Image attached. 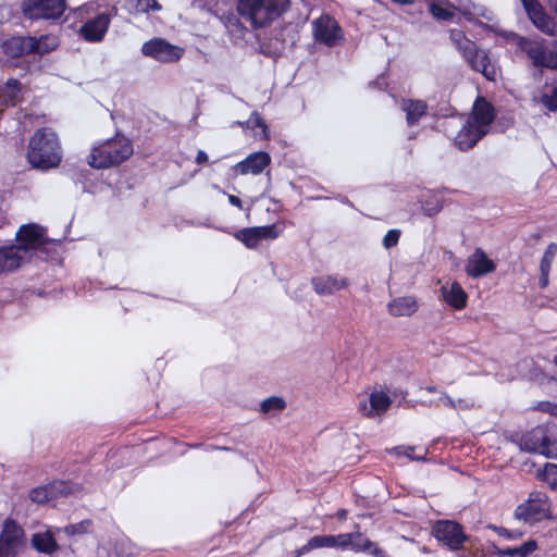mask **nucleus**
<instances>
[{
  "label": "nucleus",
  "instance_id": "48",
  "mask_svg": "<svg viewBox=\"0 0 557 557\" xmlns=\"http://www.w3.org/2000/svg\"><path fill=\"white\" fill-rule=\"evenodd\" d=\"M540 277H539V286L541 288H546L549 283V272L547 262L544 261V264H540Z\"/></svg>",
  "mask_w": 557,
  "mask_h": 557
},
{
  "label": "nucleus",
  "instance_id": "43",
  "mask_svg": "<svg viewBox=\"0 0 557 557\" xmlns=\"http://www.w3.org/2000/svg\"><path fill=\"white\" fill-rule=\"evenodd\" d=\"M541 103L549 111H557V86L549 94L541 96Z\"/></svg>",
  "mask_w": 557,
  "mask_h": 557
},
{
  "label": "nucleus",
  "instance_id": "17",
  "mask_svg": "<svg viewBox=\"0 0 557 557\" xmlns=\"http://www.w3.org/2000/svg\"><path fill=\"white\" fill-rule=\"evenodd\" d=\"M111 15L108 12H101L87 20L79 28L81 37L88 42H100L110 26Z\"/></svg>",
  "mask_w": 557,
  "mask_h": 557
},
{
  "label": "nucleus",
  "instance_id": "39",
  "mask_svg": "<svg viewBox=\"0 0 557 557\" xmlns=\"http://www.w3.org/2000/svg\"><path fill=\"white\" fill-rule=\"evenodd\" d=\"M542 480L549 486L550 490L557 492V465L546 463L542 471Z\"/></svg>",
  "mask_w": 557,
  "mask_h": 557
},
{
  "label": "nucleus",
  "instance_id": "40",
  "mask_svg": "<svg viewBox=\"0 0 557 557\" xmlns=\"http://www.w3.org/2000/svg\"><path fill=\"white\" fill-rule=\"evenodd\" d=\"M413 450H414L413 446L399 445V446L393 447L389 450V453L397 457L404 456L412 461H425L426 460V457H425L426 454H424L423 456H417V455H413Z\"/></svg>",
  "mask_w": 557,
  "mask_h": 557
},
{
  "label": "nucleus",
  "instance_id": "8",
  "mask_svg": "<svg viewBox=\"0 0 557 557\" xmlns=\"http://www.w3.org/2000/svg\"><path fill=\"white\" fill-rule=\"evenodd\" d=\"M21 12L30 22L59 21L67 9L66 0H22Z\"/></svg>",
  "mask_w": 557,
  "mask_h": 557
},
{
  "label": "nucleus",
  "instance_id": "13",
  "mask_svg": "<svg viewBox=\"0 0 557 557\" xmlns=\"http://www.w3.org/2000/svg\"><path fill=\"white\" fill-rule=\"evenodd\" d=\"M277 236L278 231L275 224L245 227L234 233V237L249 249H255L261 242L275 239Z\"/></svg>",
  "mask_w": 557,
  "mask_h": 557
},
{
  "label": "nucleus",
  "instance_id": "1",
  "mask_svg": "<svg viewBox=\"0 0 557 557\" xmlns=\"http://www.w3.org/2000/svg\"><path fill=\"white\" fill-rule=\"evenodd\" d=\"M16 244L0 247V267L2 272L17 270L22 262L21 252H40L48 255V245H61V239H50L46 236V230L36 223L20 226L15 234Z\"/></svg>",
  "mask_w": 557,
  "mask_h": 557
},
{
  "label": "nucleus",
  "instance_id": "3",
  "mask_svg": "<svg viewBox=\"0 0 557 557\" xmlns=\"http://www.w3.org/2000/svg\"><path fill=\"white\" fill-rule=\"evenodd\" d=\"M507 440L518 446L521 451L540 454L546 458L557 459L556 423L540 424L524 434H511Z\"/></svg>",
  "mask_w": 557,
  "mask_h": 557
},
{
  "label": "nucleus",
  "instance_id": "59",
  "mask_svg": "<svg viewBox=\"0 0 557 557\" xmlns=\"http://www.w3.org/2000/svg\"><path fill=\"white\" fill-rule=\"evenodd\" d=\"M216 448H218V445H211V444L210 445H206L205 444V446H203V449L206 451H213V450H216Z\"/></svg>",
  "mask_w": 557,
  "mask_h": 557
},
{
  "label": "nucleus",
  "instance_id": "16",
  "mask_svg": "<svg viewBox=\"0 0 557 557\" xmlns=\"http://www.w3.org/2000/svg\"><path fill=\"white\" fill-rule=\"evenodd\" d=\"M0 542L7 552L16 557L25 544V531L14 519L7 518L0 532Z\"/></svg>",
  "mask_w": 557,
  "mask_h": 557
},
{
  "label": "nucleus",
  "instance_id": "56",
  "mask_svg": "<svg viewBox=\"0 0 557 557\" xmlns=\"http://www.w3.org/2000/svg\"><path fill=\"white\" fill-rule=\"evenodd\" d=\"M227 199H228V202H230L232 206H234V207H236V208H238V209H243V202H242V200H240V198H239V197H237V196H235V195H228V196H227Z\"/></svg>",
  "mask_w": 557,
  "mask_h": 557
},
{
  "label": "nucleus",
  "instance_id": "62",
  "mask_svg": "<svg viewBox=\"0 0 557 557\" xmlns=\"http://www.w3.org/2000/svg\"><path fill=\"white\" fill-rule=\"evenodd\" d=\"M425 389L429 392V393H436L437 392V388L436 386L434 385H429L425 387Z\"/></svg>",
  "mask_w": 557,
  "mask_h": 557
},
{
  "label": "nucleus",
  "instance_id": "18",
  "mask_svg": "<svg viewBox=\"0 0 557 557\" xmlns=\"http://www.w3.org/2000/svg\"><path fill=\"white\" fill-rule=\"evenodd\" d=\"M346 537L343 533L332 535V534H323V535H314L308 540V542L296 549L295 557H300L302 555L308 554L309 552L318 548H337L341 550H345Z\"/></svg>",
  "mask_w": 557,
  "mask_h": 557
},
{
  "label": "nucleus",
  "instance_id": "23",
  "mask_svg": "<svg viewBox=\"0 0 557 557\" xmlns=\"http://www.w3.org/2000/svg\"><path fill=\"white\" fill-rule=\"evenodd\" d=\"M35 37L32 36H12L2 41V52L9 58H20L32 54V50L36 49Z\"/></svg>",
  "mask_w": 557,
  "mask_h": 557
},
{
  "label": "nucleus",
  "instance_id": "6",
  "mask_svg": "<svg viewBox=\"0 0 557 557\" xmlns=\"http://www.w3.org/2000/svg\"><path fill=\"white\" fill-rule=\"evenodd\" d=\"M502 36L507 42L513 44L519 51L525 53L535 69L557 70V40L547 47L543 41H536L513 32H503Z\"/></svg>",
  "mask_w": 557,
  "mask_h": 557
},
{
  "label": "nucleus",
  "instance_id": "9",
  "mask_svg": "<svg viewBox=\"0 0 557 557\" xmlns=\"http://www.w3.org/2000/svg\"><path fill=\"white\" fill-rule=\"evenodd\" d=\"M432 535L451 552L460 550L469 541L462 524L448 519L437 520L432 527Z\"/></svg>",
  "mask_w": 557,
  "mask_h": 557
},
{
  "label": "nucleus",
  "instance_id": "64",
  "mask_svg": "<svg viewBox=\"0 0 557 557\" xmlns=\"http://www.w3.org/2000/svg\"><path fill=\"white\" fill-rule=\"evenodd\" d=\"M203 446H205L203 443H195V444H190L189 445L190 448H200V447L203 448Z\"/></svg>",
  "mask_w": 557,
  "mask_h": 557
},
{
  "label": "nucleus",
  "instance_id": "27",
  "mask_svg": "<svg viewBox=\"0 0 557 557\" xmlns=\"http://www.w3.org/2000/svg\"><path fill=\"white\" fill-rule=\"evenodd\" d=\"M418 309L419 305L413 296L397 297L387 304V311L392 317H411Z\"/></svg>",
  "mask_w": 557,
  "mask_h": 557
},
{
  "label": "nucleus",
  "instance_id": "51",
  "mask_svg": "<svg viewBox=\"0 0 557 557\" xmlns=\"http://www.w3.org/2000/svg\"><path fill=\"white\" fill-rule=\"evenodd\" d=\"M455 405L456 406H454L453 409L469 410L474 407V401L471 399H467V398H458V399H455Z\"/></svg>",
  "mask_w": 557,
  "mask_h": 557
},
{
  "label": "nucleus",
  "instance_id": "28",
  "mask_svg": "<svg viewBox=\"0 0 557 557\" xmlns=\"http://www.w3.org/2000/svg\"><path fill=\"white\" fill-rule=\"evenodd\" d=\"M441 293L450 308L461 310L467 307L468 295L458 282H453L449 287H442Z\"/></svg>",
  "mask_w": 557,
  "mask_h": 557
},
{
  "label": "nucleus",
  "instance_id": "61",
  "mask_svg": "<svg viewBox=\"0 0 557 557\" xmlns=\"http://www.w3.org/2000/svg\"><path fill=\"white\" fill-rule=\"evenodd\" d=\"M392 1L395 3H399V4H412L413 3V0H392Z\"/></svg>",
  "mask_w": 557,
  "mask_h": 557
},
{
  "label": "nucleus",
  "instance_id": "57",
  "mask_svg": "<svg viewBox=\"0 0 557 557\" xmlns=\"http://www.w3.org/2000/svg\"><path fill=\"white\" fill-rule=\"evenodd\" d=\"M336 199H337L339 202H342V203H344V205H347V206H349V207L354 208L352 202L348 199V197H347V196H344V195H341V194H339V195H337V196H336Z\"/></svg>",
  "mask_w": 557,
  "mask_h": 557
},
{
  "label": "nucleus",
  "instance_id": "25",
  "mask_svg": "<svg viewBox=\"0 0 557 557\" xmlns=\"http://www.w3.org/2000/svg\"><path fill=\"white\" fill-rule=\"evenodd\" d=\"M496 117L494 107L483 98H478L473 106V112L468 121L480 127L487 129Z\"/></svg>",
  "mask_w": 557,
  "mask_h": 557
},
{
  "label": "nucleus",
  "instance_id": "42",
  "mask_svg": "<svg viewBox=\"0 0 557 557\" xmlns=\"http://www.w3.org/2000/svg\"><path fill=\"white\" fill-rule=\"evenodd\" d=\"M128 2H135L134 8L140 13L161 10V4L157 0H128Z\"/></svg>",
  "mask_w": 557,
  "mask_h": 557
},
{
  "label": "nucleus",
  "instance_id": "19",
  "mask_svg": "<svg viewBox=\"0 0 557 557\" xmlns=\"http://www.w3.org/2000/svg\"><path fill=\"white\" fill-rule=\"evenodd\" d=\"M495 269V262L488 258L486 252L482 248H475L468 258L465 270L468 276L478 278L494 272Z\"/></svg>",
  "mask_w": 557,
  "mask_h": 557
},
{
  "label": "nucleus",
  "instance_id": "22",
  "mask_svg": "<svg viewBox=\"0 0 557 557\" xmlns=\"http://www.w3.org/2000/svg\"><path fill=\"white\" fill-rule=\"evenodd\" d=\"M311 285L319 296H331L346 288L349 285V281L338 274L320 275L311 278Z\"/></svg>",
  "mask_w": 557,
  "mask_h": 557
},
{
  "label": "nucleus",
  "instance_id": "4",
  "mask_svg": "<svg viewBox=\"0 0 557 557\" xmlns=\"http://www.w3.org/2000/svg\"><path fill=\"white\" fill-rule=\"evenodd\" d=\"M449 39L472 71L481 73L490 82H496L499 69L487 50L468 39L460 29H451Z\"/></svg>",
  "mask_w": 557,
  "mask_h": 557
},
{
  "label": "nucleus",
  "instance_id": "60",
  "mask_svg": "<svg viewBox=\"0 0 557 557\" xmlns=\"http://www.w3.org/2000/svg\"><path fill=\"white\" fill-rule=\"evenodd\" d=\"M216 450H222V451H234L235 449H234V448H232V447H228V446H219V445H218Z\"/></svg>",
  "mask_w": 557,
  "mask_h": 557
},
{
  "label": "nucleus",
  "instance_id": "44",
  "mask_svg": "<svg viewBox=\"0 0 557 557\" xmlns=\"http://www.w3.org/2000/svg\"><path fill=\"white\" fill-rule=\"evenodd\" d=\"M400 234H401L400 231L397 228L389 230L383 237L382 244H383L384 248L391 249V248L395 247L399 242Z\"/></svg>",
  "mask_w": 557,
  "mask_h": 557
},
{
  "label": "nucleus",
  "instance_id": "20",
  "mask_svg": "<svg viewBox=\"0 0 557 557\" xmlns=\"http://www.w3.org/2000/svg\"><path fill=\"white\" fill-rule=\"evenodd\" d=\"M271 163V156L267 151H256L248 154L244 160L234 165V170L246 175L251 173L253 175L261 174L263 170Z\"/></svg>",
  "mask_w": 557,
  "mask_h": 557
},
{
  "label": "nucleus",
  "instance_id": "53",
  "mask_svg": "<svg viewBox=\"0 0 557 557\" xmlns=\"http://www.w3.org/2000/svg\"><path fill=\"white\" fill-rule=\"evenodd\" d=\"M225 24L227 27H237L240 24V22L237 15H235L234 13H230L225 15Z\"/></svg>",
  "mask_w": 557,
  "mask_h": 557
},
{
  "label": "nucleus",
  "instance_id": "5",
  "mask_svg": "<svg viewBox=\"0 0 557 557\" xmlns=\"http://www.w3.org/2000/svg\"><path fill=\"white\" fill-rule=\"evenodd\" d=\"M290 0H237L238 15L253 29L265 27L288 10Z\"/></svg>",
  "mask_w": 557,
  "mask_h": 557
},
{
  "label": "nucleus",
  "instance_id": "52",
  "mask_svg": "<svg viewBox=\"0 0 557 557\" xmlns=\"http://www.w3.org/2000/svg\"><path fill=\"white\" fill-rule=\"evenodd\" d=\"M369 86L372 88H377L379 90H385L387 88V82L384 74L377 76L374 81L369 83Z\"/></svg>",
  "mask_w": 557,
  "mask_h": 557
},
{
  "label": "nucleus",
  "instance_id": "11",
  "mask_svg": "<svg viewBox=\"0 0 557 557\" xmlns=\"http://www.w3.org/2000/svg\"><path fill=\"white\" fill-rule=\"evenodd\" d=\"M315 41L326 47H335L343 39V30L338 22L329 14H322L312 22Z\"/></svg>",
  "mask_w": 557,
  "mask_h": 557
},
{
  "label": "nucleus",
  "instance_id": "24",
  "mask_svg": "<svg viewBox=\"0 0 557 557\" xmlns=\"http://www.w3.org/2000/svg\"><path fill=\"white\" fill-rule=\"evenodd\" d=\"M513 517L524 523L534 524L550 517L549 507H543L541 504L523 502L516 507Z\"/></svg>",
  "mask_w": 557,
  "mask_h": 557
},
{
  "label": "nucleus",
  "instance_id": "29",
  "mask_svg": "<svg viewBox=\"0 0 557 557\" xmlns=\"http://www.w3.org/2000/svg\"><path fill=\"white\" fill-rule=\"evenodd\" d=\"M400 109L406 113L407 124L413 126L426 114L428 104L424 100L403 99Z\"/></svg>",
  "mask_w": 557,
  "mask_h": 557
},
{
  "label": "nucleus",
  "instance_id": "10",
  "mask_svg": "<svg viewBox=\"0 0 557 557\" xmlns=\"http://www.w3.org/2000/svg\"><path fill=\"white\" fill-rule=\"evenodd\" d=\"M141 53L162 63H172L182 59L184 49L169 42L164 38L154 37L144 42Z\"/></svg>",
  "mask_w": 557,
  "mask_h": 557
},
{
  "label": "nucleus",
  "instance_id": "31",
  "mask_svg": "<svg viewBox=\"0 0 557 557\" xmlns=\"http://www.w3.org/2000/svg\"><path fill=\"white\" fill-rule=\"evenodd\" d=\"M21 91L22 83L17 78H9L0 88V106H16Z\"/></svg>",
  "mask_w": 557,
  "mask_h": 557
},
{
  "label": "nucleus",
  "instance_id": "63",
  "mask_svg": "<svg viewBox=\"0 0 557 557\" xmlns=\"http://www.w3.org/2000/svg\"><path fill=\"white\" fill-rule=\"evenodd\" d=\"M549 4L554 9V11L557 13V0H549Z\"/></svg>",
  "mask_w": 557,
  "mask_h": 557
},
{
  "label": "nucleus",
  "instance_id": "49",
  "mask_svg": "<svg viewBox=\"0 0 557 557\" xmlns=\"http://www.w3.org/2000/svg\"><path fill=\"white\" fill-rule=\"evenodd\" d=\"M537 409L542 412L548 413L550 416H557V404L552 401H541L537 405Z\"/></svg>",
  "mask_w": 557,
  "mask_h": 557
},
{
  "label": "nucleus",
  "instance_id": "33",
  "mask_svg": "<svg viewBox=\"0 0 557 557\" xmlns=\"http://www.w3.org/2000/svg\"><path fill=\"white\" fill-rule=\"evenodd\" d=\"M346 537V549H351L355 553H364L366 549L370 546V539L366 537L363 534L356 533H343Z\"/></svg>",
  "mask_w": 557,
  "mask_h": 557
},
{
  "label": "nucleus",
  "instance_id": "12",
  "mask_svg": "<svg viewBox=\"0 0 557 557\" xmlns=\"http://www.w3.org/2000/svg\"><path fill=\"white\" fill-rule=\"evenodd\" d=\"M75 492V484L71 481H53L52 483L38 486L29 492V499L36 504H45L49 500L67 496Z\"/></svg>",
  "mask_w": 557,
  "mask_h": 557
},
{
  "label": "nucleus",
  "instance_id": "50",
  "mask_svg": "<svg viewBox=\"0 0 557 557\" xmlns=\"http://www.w3.org/2000/svg\"><path fill=\"white\" fill-rule=\"evenodd\" d=\"M366 554L373 557H389L387 553L377 546V544L373 541H370V546L364 550Z\"/></svg>",
  "mask_w": 557,
  "mask_h": 557
},
{
  "label": "nucleus",
  "instance_id": "15",
  "mask_svg": "<svg viewBox=\"0 0 557 557\" xmlns=\"http://www.w3.org/2000/svg\"><path fill=\"white\" fill-rule=\"evenodd\" d=\"M57 529L58 527H49L33 533L29 541L30 547L39 554L52 556L62 547L61 534Z\"/></svg>",
  "mask_w": 557,
  "mask_h": 557
},
{
  "label": "nucleus",
  "instance_id": "26",
  "mask_svg": "<svg viewBox=\"0 0 557 557\" xmlns=\"http://www.w3.org/2000/svg\"><path fill=\"white\" fill-rule=\"evenodd\" d=\"M442 191H449V189L447 187L430 189L421 196V210L425 216L433 218L442 211L443 198L440 196Z\"/></svg>",
  "mask_w": 557,
  "mask_h": 557
},
{
  "label": "nucleus",
  "instance_id": "34",
  "mask_svg": "<svg viewBox=\"0 0 557 557\" xmlns=\"http://www.w3.org/2000/svg\"><path fill=\"white\" fill-rule=\"evenodd\" d=\"M92 521L89 519L82 520L77 523H70L63 528H58L60 534H65L67 537H75L87 534L91 531Z\"/></svg>",
  "mask_w": 557,
  "mask_h": 557
},
{
  "label": "nucleus",
  "instance_id": "54",
  "mask_svg": "<svg viewBox=\"0 0 557 557\" xmlns=\"http://www.w3.org/2000/svg\"><path fill=\"white\" fill-rule=\"evenodd\" d=\"M440 401L443 403L445 406L453 408L455 405V399H453L449 395L446 393H443L440 397Z\"/></svg>",
  "mask_w": 557,
  "mask_h": 557
},
{
  "label": "nucleus",
  "instance_id": "21",
  "mask_svg": "<svg viewBox=\"0 0 557 557\" xmlns=\"http://www.w3.org/2000/svg\"><path fill=\"white\" fill-rule=\"evenodd\" d=\"M487 129H481L470 121H466L455 137V146L460 151L472 149L486 134Z\"/></svg>",
  "mask_w": 557,
  "mask_h": 557
},
{
  "label": "nucleus",
  "instance_id": "46",
  "mask_svg": "<svg viewBox=\"0 0 557 557\" xmlns=\"http://www.w3.org/2000/svg\"><path fill=\"white\" fill-rule=\"evenodd\" d=\"M525 502H529V503H535V504H541L543 507H549L548 505V497L545 493L543 492H539V491H534L532 493L529 494V498L525 500Z\"/></svg>",
  "mask_w": 557,
  "mask_h": 557
},
{
  "label": "nucleus",
  "instance_id": "38",
  "mask_svg": "<svg viewBox=\"0 0 557 557\" xmlns=\"http://www.w3.org/2000/svg\"><path fill=\"white\" fill-rule=\"evenodd\" d=\"M429 12L437 21L450 22L455 17V13L448 7H445L432 0L429 4Z\"/></svg>",
  "mask_w": 557,
  "mask_h": 557
},
{
  "label": "nucleus",
  "instance_id": "45",
  "mask_svg": "<svg viewBox=\"0 0 557 557\" xmlns=\"http://www.w3.org/2000/svg\"><path fill=\"white\" fill-rule=\"evenodd\" d=\"M35 41H36V49L32 50V54H39V55H42V54H46L48 52H50L52 50L51 47H49L47 45V37L46 36H40L39 38H36L35 37Z\"/></svg>",
  "mask_w": 557,
  "mask_h": 557
},
{
  "label": "nucleus",
  "instance_id": "30",
  "mask_svg": "<svg viewBox=\"0 0 557 557\" xmlns=\"http://www.w3.org/2000/svg\"><path fill=\"white\" fill-rule=\"evenodd\" d=\"M495 554L499 557H529L539 547L537 542L530 539L518 546H509L506 548H498L494 543L492 544Z\"/></svg>",
  "mask_w": 557,
  "mask_h": 557
},
{
  "label": "nucleus",
  "instance_id": "7",
  "mask_svg": "<svg viewBox=\"0 0 557 557\" xmlns=\"http://www.w3.org/2000/svg\"><path fill=\"white\" fill-rule=\"evenodd\" d=\"M132 141L122 136L108 139L104 144L94 147L87 162L92 169H109L120 165L133 154Z\"/></svg>",
  "mask_w": 557,
  "mask_h": 557
},
{
  "label": "nucleus",
  "instance_id": "37",
  "mask_svg": "<svg viewBox=\"0 0 557 557\" xmlns=\"http://www.w3.org/2000/svg\"><path fill=\"white\" fill-rule=\"evenodd\" d=\"M239 125L246 126L247 128H260L261 129V138L262 139H269L270 133H269V126L264 119L260 115L259 112L253 111L251 112L249 119L246 122H238Z\"/></svg>",
  "mask_w": 557,
  "mask_h": 557
},
{
  "label": "nucleus",
  "instance_id": "35",
  "mask_svg": "<svg viewBox=\"0 0 557 557\" xmlns=\"http://www.w3.org/2000/svg\"><path fill=\"white\" fill-rule=\"evenodd\" d=\"M91 171L88 169L78 170L72 173L71 178L75 186H79L83 193L92 194L95 182L91 180Z\"/></svg>",
  "mask_w": 557,
  "mask_h": 557
},
{
  "label": "nucleus",
  "instance_id": "55",
  "mask_svg": "<svg viewBox=\"0 0 557 557\" xmlns=\"http://www.w3.org/2000/svg\"><path fill=\"white\" fill-rule=\"evenodd\" d=\"M208 161V154L205 150H198L195 162L197 164H203Z\"/></svg>",
  "mask_w": 557,
  "mask_h": 557
},
{
  "label": "nucleus",
  "instance_id": "32",
  "mask_svg": "<svg viewBox=\"0 0 557 557\" xmlns=\"http://www.w3.org/2000/svg\"><path fill=\"white\" fill-rule=\"evenodd\" d=\"M392 404V399L384 392H373L369 397V406H362L366 416H379L385 412Z\"/></svg>",
  "mask_w": 557,
  "mask_h": 557
},
{
  "label": "nucleus",
  "instance_id": "36",
  "mask_svg": "<svg viewBox=\"0 0 557 557\" xmlns=\"http://www.w3.org/2000/svg\"><path fill=\"white\" fill-rule=\"evenodd\" d=\"M286 400L281 396H271L260 403V411L263 414L282 412L286 408Z\"/></svg>",
  "mask_w": 557,
  "mask_h": 557
},
{
  "label": "nucleus",
  "instance_id": "2",
  "mask_svg": "<svg viewBox=\"0 0 557 557\" xmlns=\"http://www.w3.org/2000/svg\"><path fill=\"white\" fill-rule=\"evenodd\" d=\"M27 160L34 169L41 171L59 166L62 149L57 133L49 127L37 129L29 139Z\"/></svg>",
  "mask_w": 557,
  "mask_h": 557
},
{
  "label": "nucleus",
  "instance_id": "14",
  "mask_svg": "<svg viewBox=\"0 0 557 557\" xmlns=\"http://www.w3.org/2000/svg\"><path fill=\"white\" fill-rule=\"evenodd\" d=\"M532 24L542 33L553 36L556 32V23L548 15L539 0H520Z\"/></svg>",
  "mask_w": 557,
  "mask_h": 557
},
{
  "label": "nucleus",
  "instance_id": "41",
  "mask_svg": "<svg viewBox=\"0 0 557 557\" xmlns=\"http://www.w3.org/2000/svg\"><path fill=\"white\" fill-rule=\"evenodd\" d=\"M486 528L496 532L499 536H502L506 540H509V541L521 539L524 535V532H522L518 529L509 530L504 527H498V525H495L492 523H488L486 525Z\"/></svg>",
  "mask_w": 557,
  "mask_h": 557
},
{
  "label": "nucleus",
  "instance_id": "47",
  "mask_svg": "<svg viewBox=\"0 0 557 557\" xmlns=\"http://www.w3.org/2000/svg\"><path fill=\"white\" fill-rule=\"evenodd\" d=\"M556 251H557V244L550 243L547 246V248H546V250L544 252V256L541 259L540 264H544V261H546L547 265H548V270H550L552 261H553V258H554Z\"/></svg>",
  "mask_w": 557,
  "mask_h": 557
},
{
  "label": "nucleus",
  "instance_id": "58",
  "mask_svg": "<svg viewBox=\"0 0 557 557\" xmlns=\"http://www.w3.org/2000/svg\"><path fill=\"white\" fill-rule=\"evenodd\" d=\"M0 557H14L10 552H7L4 549V546H2L1 542H0Z\"/></svg>",
  "mask_w": 557,
  "mask_h": 557
}]
</instances>
